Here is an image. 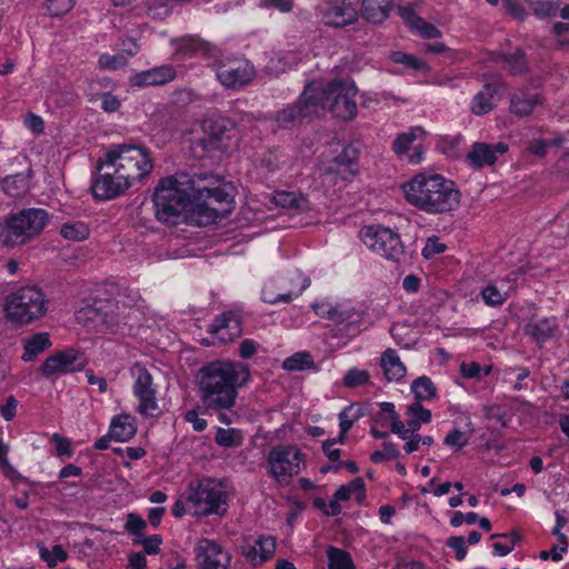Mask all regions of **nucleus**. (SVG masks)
<instances>
[{
	"instance_id": "1",
	"label": "nucleus",
	"mask_w": 569,
	"mask_h": 569,
	"mask_svg": "<svg viewBox=\"0 0 569 569\" xmlns=\"http://www.w3.org/2000/svg\"><path fill=\"white\" fill-rule=\"evenodd\" d=\"M249 379L248 365L213 361L201 368L197 376L201 401L210 410L230 409L236 403L237 389Z\"/></svg>"
},
{
	"instance_id": "46",
	"label": "nucleus",
	"mask_w": 569,
	"mask_h": 569,
	"mask_svg": "<svg viewBox=\"0 0 569 569\" xmlns=\"http://www.w3.org/2000/svg\"><path fill=\"white\" fill-rule=\"evenodd\" d=\"M423 133L425 132L421 128H412L407 132L398 134L393 141V151L398 156L407 153L410 149V146L418 139L419 136H422Z\"/></svg>"
},
{
	"instance_id": "36",
	"label": "nucleus",
	"mask_w": 569,
	"mask_h": 569,
	"mask_svg": "<svg viewBox=\"0 0 569 569\" xmlns=\"http://www.w3.org/2000/svg\"><path fill=\"white\" fill-rule=\"evenodd\" d=\"M498 88L489 83L483 87L472 99L470 110L476 116H483L493 109V97Z\"/></svg>"
},
{
	"instance_id": "51",
	"label": "nucleus",
	"mask_w": 569,
	"mask_h": 569,
	"mask_svg": "<svg viewBox=\"0 0 569 569\" xmlns=\"http://www.w3.org/2000/svg\"><path fill=\"white\" fill-rule=\"evenodd\" d=\"M500 58L505 61L507 68L512 74H520L527 70L525 53L519 48H517L512 53L501 54Z\"/></svg>"
},
{
	"instance_id": "40",
	"label": "nucleus",
	"mask_w": 569,
	"mask_h": 569,
	"mask_svg": "<svg viewBox=\"0 0 569 569\" xmlns=\"http://www.w3.org/2000/svg\"><path fill=\"white\" fill-rule=\"evenodd\" d=\"M411 391L415 395L416 401H429L432 400L437 395V388L432 380L427 376H421L413 380L411 383Z\"/></svg>"
},
{
	"instance_id": "49",
	"label": "nucleus",
	"mask_w": 569,
	"mask_h": 569,
	"mask_svg": "<svg viewBox=\"0 0 569 569\" xmlns=\"http://www.w3.org/2000/svg\"><path fill=\"white\" fill-rule=\"evenodd\" d=\"M214 440H216V443L221 447L232 448V447L240 446L242 443L243 438H242V433L238 429L219 428L217 430Z\"/></svg>"
},
{
	"instance_id": "19",
	"label": "nucleus",
	"mask_w": 569,
	"mask_h": 569,
	"mask_svg": "<svg viewBox=\"0 0 569 569\" xmlns=\"http://www.w3.org/2000/svg\"><path fill=\"white\" fill-rule=\"evenodd\" d=\"M315 90L316 87H309L308 84L296 104L289 106L278 112L276 120L280 127H292L302 119L319 113L320 103L315 100Z\"/></svg>"
},
{
	"instance_id": "27",
	"label": "nucleus",
	"mask_w": 569,
	"mask_h": 569,
	"mask_svg": "<svg viewBox=\"0 0 569 569\" xmlns=\"http://www.w3.org/2000/svg\"><path fill=\"white\" fill-rule=\"evenodd\" d=\"M177 73L172 66L163 64L137 73L132 78V83L137 87L163 86L176 78Z\"/></svg>"
},
{
	"instance_id": "5",
	"label": "nucleus",
	"mask_w": 569,
	"mask_h": 569,
	"mask_svg": "<svg viewBox=\"0 0 569 569\" xmlns=\"http://www.w3.org/2000/svg\"><path fill=\"white\" fill-rule=\"evenodd\" d=\"M114 173L121 174L130 184L142 181L153 169L151 152L142 146L116 144L103 154Z\"/></svg>"
},
{
	"instance_id": "13",
	"label": "nucleus",
	"mask_w": 569,
	"mask_h": 569,
	"mask_svg": "<svg viewBox=\"0 0 569 569\" xmlns=\"http://www.w3.org/2000/svg\"><path fill=\"white\" fill-rule=\"evenodd\" d=\"M303 465V453L293 446L273 447L267 457L270 476L279 483H288Z\"/></svg>"
},
{
	"instance_id": "16",
	"label": "nucleus",
	"mask_w": 569,
	"mask_h": 569,
	"mask_svg": "<svg viewBox=\"0 0 569 569\" xmlns=\"http://www.w3.org/2000/svg\"><path fill=\"white\" fill-rule=\"evenodd\" d=\"M97 169L101 173L93 180L91 186L92 194L96 199H113L131 187L121 174L113 172V168L109 167V161L104 156L99 158Z\"/></svg>"
},
{
	"instance_id": "52",
	"label": "nucleus",
	"mask_w": 569,
	"mask_h": 569,
	"mask_svg": "<svg viewBox=\"0 0 569 569\" xmlns=\"http://www.w3.org/2000/svg\"><path fill=\"white\" fill-rule=\"evenodd\" d=\"M531 10L539 18H555L559 12V1L538 0L530 3Z\"/></svg>"
},
{
	"instance_id": "63",
	"label": "nucleus",
	"mask_w": 569,
	"mask_h": 569,
	"mask_svg": "<svg viewBox=\"0 0 569 569\" xmlns=\"http://www.w3.org/2000/svg\"><path fill=\"white\" fill-rule=\"evenodd\" d=\"M18 401L14 397L10 396L6 403L1 407L0 412L6 421H10L14 418L17 411Z\"/></svg>"
},
{
	"instance_id": "20",
	"label": "nucleus",
	"mask_w": 569,
	"mask_h": 569,
	"mask_svg": "<svg viewBox=\"0 0 569 569\" xmlns=\"http://www.w3.org/2000/svg\"><path fill=\"white\" fill-rule=\"evenodd\" d=\"M300 283L296 287L288 288L284 279L271 278L264 282L261 290V299L269 305L290 303L295 298L299 297L311 283L310 279L302 273H297Z\"/></svg>"
},
{
	"instance_id": "8",
	"label": "nucleus",
	"mask_w": 569,
	"mask_h": 569,
	"mask_svg": "<svg viewBox=\"0 0 569 569\" xmlns=\"http://www.w3.org/2000/svg\"><path fill=\"white\" fill-rule=\"evenodd\" d=\"M50 221V214L42 208L23 209L10 214L0 231L4 246L24 244L38 237Z\"/></svg>"
},
{
	"instance_id": "58",
	"label": "nucleus",
	"mask_w": 569,
	"mask_h": 569,
	"mask_svg": "<svg viewBox=\"0 0 569 569\" xmlns=\"http://www.w3.org/2000/svg\"><path fill=\"white\" fill-rule=\"evenodd\" d=\"M162 539L159 535H152L150 537H140L134 540V543H140L143 550L148 555H156L160 550Z\"/></svg>"
},
{
	"instance_id": "34",
	"label": "nucleus",
	"mask_w": 569,
	"mask_h": 569,
	"mask_svg": "<svg viewBox=\"0 0 569 569\" xmlns=\"http://www.w3.org/2000/svg\"><path fill=\"white\" fill-rule=\"evenodd\" d=\"M51 347V339L48 332H38L23 340V353L21 359L24 362L33 361L39 355Z\"/></svg>"
},
{
	"instance_id": "22",
	"label": "nucleus",
	"mask_w": 569,
	"mask_h": 569,
	"mask_svg": "<svg viewBox=\"0 0 569 569\" xmlns=\"http://www.w3.org/2000/svg\"><path fill=\"white\" fill-rule=\"evenodd\" d=\"M203 148L207 150H214L227 148L224 141L231 138L233 128L230 120L222 117H218L206 119L203 121Z\"/></svg>"
},
{
	"instance_id": "28",
	"label": "nucleus",
	"mask_w": 569,
	"mask_h": 569,
	"mask_svg": "<svg viewBox=\"0 0 569 569\" xmlns=\"http://www.w3.org/2000/svg\"><path fill=\"white\" fill-rule=\"evenodd\" d=\"M398 12L410 30L417 32L422 38L437 39L441 37V31L436 26L417 16L412 8L399 7Z\"/></svg>"
},
{
	"instance_id": "4",
	"label": "nucleus",
	"mask_w": 569,
	"mask_h": 569,
	"mask_svg": "<svg viewBox=\"0 0 569 569\" xmlns=\"http://www.w3.org/2000/svg\"><path fill=\"white\" fill-rule=\"evenodd\" d=\"M229 187L218 182L213 177H197L193 194V214L201 223L213 222L223 218L232 204Z\"/></svg>"
},
{
	"instance_id": "3",
	"label": "nucleus",
	"mask_w": 569,
	"mask_h": 569,
	"mask_svg": "<svg viewBox=\"0 0 569 569\" xmlns=\"http://www.w3.org/2000/svg\"><path fill=\"white\" fill-rule=\"evenodd\" d=\"M194 188L196 179L187 173L161 179L153 194L158 220L174 224L188 210L193 213Z\"/></svg>"
},
{
	"instance_id": "23",
	"label": "nucleus",
	"mask_w": 569,
	"mask_h": 569,
	"mask_svg": "<svg viewBox=\"0 0 569 569\" xmlns=\"http://www.w3.org/2000/svg\"><path fill=\"white\" fill-rule=\"evenodd\" d=\"M516 290V277L509 274L505 278L489 281L480 290V297L488 307H501Z\"/></svg>"
},
{
	"instance_id": "25",
	"label": "nucleus",
	"mask_w": 569,
	"mask_h": 569,
	"mask_svg": "<svg viewBox=\"0 0 569 569\" xmlns=\"http://www.w3.org/2000/svg\"><path fill=\"white\" fill-rule=\"evenodd\" d=\"M209 332L223 343L231 342L242 333L241 317L233 311L223 312L214 318Z\"/></svg>"
},
{
	"instance_id": "30",
	"label": "nucleus",
	"mask_w": 569,
	"mask_h": 569,
	"mask_svg": "<svg viewBox=\"0 0 569 569\" xmlns=\"http://www.w3.org/2000/svg\"><path fill=\"white\" fill-rule=\"evenodd\" d=\"M176 53L182 58L208 56L211 53V44L197 36H183L171 41Z\"/></svg>"
},
{
	"instance_id": "9",
	"label": "nucleus",
	"mask_w": 569,
	"mask_h": 569,
	"mask_svg": "<svg viewBox=\"0 0 569 569\" xmlns=\"http://www.w3.org/2000/svg\"><path fill=\"white\" fill-rule=\"evenodd\" d=\"M44 293L36 286L21 287L6 299V318L16 325H28L47 311Z\"/></svg>"
},
{
	"instance_id": "6",
	"label": "nucleus",
	"mask_w": 569,
	"mask_h": 569,
	"mask_svg": "<svg viewBox=\"0 0 569 569\" xmlns=\"http://www.w3.org/2000/svg\"><path fill=\"white\" fill-rule=\"evenodd\" d=\"M228 498L227 485L210 477L190 481L186 490V500L196 516L226 515Z\"/></svg>"
},
{
	"instance_id": "33",
	"label": "nucleus",
	"mask_w": 569,
	"mask_h": 569,
	"mask_svg": "<svg viewBox=\"0 0 569 569\" xmlns=\"http://www.w3.org/2000/svg\"><path fill=\"white\" fill-rule=\"evenodd\" d=\"M276 551V540L270 536L259 537L246 552V558L254 566L270 559Z\"/></svg>"
},
{
	"instance_id": "41",
	"label": "nucleus",
	"mask_w": 569,
	"mask_h": 569,
	"mask_svg": "<svg viewBox=\"0 0 569 569\" xmlns=\"http://www.w3.org/2000/svg\"><path fill=\"white\" fill-rule=\"evenodd\" d=\"M60 234L69 241H83L90 234V229L83 221H69L61 226Z\"/></svg>"
},
{
	"instance_id": "29",
	"label": "nucleus",
	"mask_w": 569,
	"mask_h": 569,
	"mask_svg": "<svg viewBox=\"0 0 569 569\" xmlns=\"http://www.w3.org/2000/svg\"><path fill=\"white\" fill-rule=\"evenodd\" d=\"M545 100L539 93L518 90L511 96L510 112L517 117H528Z\"/></svg>"
},
{
	"instance_id": "64",
	"label": "nucleus",
	"mask_w": 569,
	"mask_h": 569,
	"mask_svg": "<svg viewBox=\"0 0 569 569\" xmlns=\"http://www.w3.org/2000/svg\"><path fill=\"white\" fill-rule=\"evenodd\" d=\"M170 7L164 2L154 3L153 6L149 7V16L153 19L163 20L170 14Z\"/></svg>"
},
{
	"instance_id": "32",
	"label": "nucleus",
	"mask_w": 569,
	"mask_h": 569,
	"mask_svg": "<svg viewBox=\"0 0 569 569\" xmlns=\"http://www.w3.org/2000/svg\"><path fill=\"white\" fill-rule=\"evenodd\" d=\"M380 366L388 381H400L407 373L406 366L401 362L397 351L390 348L382 353Z\"/></svg>"
},
{
	"instance_id": "54",
	"label": "nucleus",
	"mask_w": 569,
	"mask_h": 569,
	"mask_svg": "<svg viewBox=\"0 0 569 569\" xmlns=\"http://www.w3.org/2000/svg\"><path fill=\"white\" fill-rule=\"evenodd\" d=\"M369 382V372L367 370H359L357 368L349 369L343 377V385L348 388H357L368 385Z\"/></svg>"
},
{
	"instance_id": "59",
	"label": "nucleus",
	"mask_w": 569,
	"mask_h": 569,
	"mask_svg": "<svg viewBox=\"0 0 569 569\" xmlns=\"http://www.w3.org/2000/svg\"><path fill=\"white\" fill-rule=\"evenodd\" d=\"M446 244L441 243L437 237L428 238L421 254L425 259H432L435 256L443 252Z\"/></svg>"
},
{
	"instance_id": "42",
	"label": "nucleus",
	"mask_w": 569,
	"mask_h": 569,
	"mask_svg": "<svg viewBox=\"0 0 569 569\" xmlns=\"http://www.w3.org/2000/svg\"><path fill=\"white\" fill-rule=\"evenodd\" d=\"M1 187L8 196L17 198L28 190L29 179L22 173L8 176L2 180Z\"/></svg>"
},
{
	"instance_id": "43",
	"label": "nucleus",
	"mask_w": 569,
	"mask_h": 569,
	"mask_svg": "<svg viewBox=\"0 0 569 569\" xmlns=\"http://www.w3.org/2000/svg\"><path fill=\"white\" fill-rule=\"evenodd\" d=\"M357 159V148L353 146H347L343 148L341 153L332 160V163L336 167H340L341 169H343L345 172H348V176L353 177L357 173V169L355 168Z\"/></svg>"
},
{
	"instance_id": "38",
	"label": "nucleus",
	"mask_w": 569,
	"mask_h": 569,
	"mask_svg": "<svg viewBox=\"0 0 569 569\" xmlns=\"http://www.w3.org/2000/svg\"><path fill=\"white\" fill-rule=\"evenodd\" d=\"M365 481L360 477L352 479L347 485L340 486L335 492V498L340 501H346L353 498L360 502L365 499Z\"/></svg>"
},
{
	"instance_id": "17",
	"label": "nucleus",
	"mask_w": 569,
	"mask_h": 569,
	"mask_svg": "<svg viewBox=\"0 0 569 569\" xmlns=\"http://www.w3.org/2000/svg\"><path fill=\"white\" fill-rule=\"evenodd\" d=\"M197 569H230L231 555L217 540L200 538L193 547Z\"/></svg>"
},
{
	"instance_id": "55",
	"label": "nucleus",
	"mask_w": 569,
	"mask_h": 569,
	"mask_svg": "<svg viewBox=\"0 0 569 569\" xmlns=\"http://www.w3.org/2000/svg\"><path fill=\"white\" fill-rule=\"evenodd\" d=\"M460 371L466 378L479 380L481 377L488 376L491 372V366L481 367L477 362H462Z\"/></svg>"
},
{
	"instance_id": "10",
	"label": "nucleus",
	"mask_w": 569,
	"mask_h": 569,
	"mask_svg": "<svg viewBox=\"0 0 569 569\" xmlns=\"http://www.w3.org/2000/svg\"><path fill=\"white\" fill-rule=\"evenodd\" d=\"M140 297L134 292L130 301L124 300H110V299H94L92 303L81 308L77 312L79 321L83 322H101L107 326H119L124 322L130 313L131 306L137 305Z\"/></svg>"
},
{
	"instance_id": "57",
	"label": "nucleus",
	"mask_w": 569,
	"mask_h": 569,
	"mask_svg": "<svg viewBox=\"0 0 569 569\" xmlns=\"http://www.w3.org/2000/svg\"><path fill=\"white\" fill-rule=\"evenodd\" d=\"M127 531L136 535L138 538L142 537V531L147 528V522L136 513H129L124 525Z\"/></svg>"
},
{
	"instance_id": "15",
	"label": "nucleus",
	"mask_w": 569,
	"mask_h": 569,
	"mask_svg": "<svg viewBox=\"0 0 569 569\" xmlns=\"http://www.w3.org/2000/svg\"><path fill=\"white\" fill-rule=\"evenodd\" d=\"M218 81L227 89L237 90L249 84L254 76L256 70L251 62L247 59H223L214 64Z\"/></svg>"
},
{
	"instance_id": "50",
	"label": "nucleus",
	"mask_w": 569,
	"mask_h": 569,
	"mask_svg": "<svg viewBox=\"0 0 569 569\" xmlns=\"http://www.w3.org/2000/svg\"><path fill=\"white\" fill-rule=\"evenodd\" d=\"M40 558L51 568L57 566L59 562L67 560L68 555L60 545H56L49 550L43 545L39 546Z\"/></svg>"
},
{
	"instance_id": "44",
	"label": "nucleus",
	"mask_w": 569,
	"mask_h": 569,
	"mask_svg": "<svg viewBox=\"0 0 569 569\" xmlns=\"http://www.w3.org/2000/svg\"><path fill=\"white\" fill-rule=\"evenodd\" d=\"M328 569H356L349 552L329 547L327 549Z\"/></svg>"
},
{
	"instance_id": "56",
	"label": "nucleus",
	"mask_w": 569,
	"mask_h": 569,
	"mask_svg": "<svg viewBox=\"0 0 569 569\" xmlns=\"http://www.w3.org/2000/svg\"><path fill=\"white\" fill-rule=\"evenodd\" d=\"M443 442L456 450H460L469 443V436L461 430L453 429L445 437Z\"/></svg>"
},
{
	"instance_id": "18",
	"label": "nucleus",
	"mask_w": 569,
	"mask_h": 569,
	"mask_svg": "<svg viewBox=\"0 0 569 569\" xmlns=\"http://www.w3.org/2000/svg\"><path fill=\"white\" fill-rule=\"evenodd\" d=\"M312 309L317 316L330 320L347 333L357 331L362 322V313L350 303H337L332 306L328 302H319L313 303Z\"/></svg>"
},
{
	"instance_id": "61",
	"label": "nucleus",
	"mask_w": 569,
	"mask_h": 569,
	"mask_svg": "<svg viewBox=\"0 0 569 569\" xmlns=\"http://www.w3.org/2000/svg\"><path fill=\"white\" fill-rule=\"evenodd\" d=\"M52 442L56 445V452L59 457H71L73 449L68 438H64L58 433H53L51 437Z\"/></svg>"
},
{
	"instance_id": "45",
	"label": "nucleus",
	"mask_w": 569,
	"mask_h": 569,
	"mask_svg": "<svg viewBox=\"0 0 569 569\" xmlns=\"http://www.w3.org/2000/svg\"><path fill=\"white\" fill-rule=\"evenodd\" d=\"M361 412L359 408L349 406L339 413L340 436L338 441L343 443L346 433L352 428L353 423L360 419Z\"/></svg>"
},
{
	"instance_id": "31",
	"label": "nucleus",
	"mask_w": 569,
	"mask_h": 569,
	"mask_svg": "<svg viewBox=\"0 0 569 569\" xmlns=\"http://www.w3.org/2000/svg\"><path fill=\"white\" fill-rule=\"evenodd\" d=\"M392 0H362L361 18L370 23H381L390 14Z\"/></svg>"
},
{
	"instance_id": "2",
	"label": "nucleus",
	"mask_w": 569,
	"mask_h": 569,
	"mask_svg": "<svg viewBox=\"0 0 569 569\" xmlns=\"http://www.w3.org/2000/svg\"><path fill=\"white\" fill-rule=\"evenodd\" d=\"M402 191L409 204L429 214L451 212L461 201V192L452 180L430 171L415 174L402 184Z\"/></svg>"
},
{
	"instance_id": "37",
	"label": "nucleus",
	"mask_w": 569,
	"mask_h": 569,
	"mask_svg": "<svg viewBox=\"0 0 569 569\" xmlns=\"http://www.w3.org/2000/svg\"><path fill=\"white\" fill-rule=\"evenodd\" d=\"M557 329V322L553 318H543L537 321L529 322L525 331L528 336L532 337L538 342H545L550 339L555 330Z\"/></svg>"
},
{
	"instance_id": "48",
	"label": "nucleus",
	"mask_w": 569,
	"mask_h": 569,
	"mask_svg": "<svg viewBox=\"0 0 569 569\" xmlns=\"http://www.w3.org/2000/svg\"><path fill=\"white\" fill-rule=\"evenodd\" d=\"M321 176L325 184H332L339 189L345 187V182L352 177L348 176V172H345L340 167H336L332 162L323 169Z\"/></svg>"
},
{
	"instance_id": "21",
	"label": "nucleus",
	"mask_w": 569,
	"mask_h": 569,
	"mask_svg": "<svg viewBox=\"0 0 569 569\" xmlns=\"http://www.w3.org/2000/svg\"><path fill=\"white\" fill-rule=\"evenodd\" d=\"M84 367L81 353L72 348L57 351L48 357L41 366L43 376L64 375L79 371Z\"/></svg>"
},
{
	"instance_id": "26",
	"label": "nucleus",
	"mask_w": 569,
	"mask_h": 569,
	"mask_svg": "<svg viewBox=\"0 0 569 569\" xmlns=\"http://www.w3.org/2000/svg\"><path fill=\"white\" fill-rule=\"evenodd\" d=\"M508 151V146L503 142L489 144L486 142H476L467 153V159L475 168L492 166L497 161V153Z\"/></svg>"
},
{
	"instance_id": "39",
	"label": "nucleus",
	"mask_w": 569,
	"mask_h": 569,
	"mask_svg": "<svg viewBox=\"0 0 569 569\" xmlns=\"http://www.w3.org/2000/svg\"><path fill=\"white\" fill-rule=\"evenodd\" d=\"M273 202L282 208L297 209V210H308L309 201L308 199L300 193L290 192V191H278L273 196Z\"/></svg>"
},
{
	"instance_id": "24",
	"label": "nucleus",
	"mask_w": 569,
	"mask_h": 569,
	"mask_svg": "<svg viewBox=\"0 0 569 569\" xmlns=\"http://www.w3.org/2000/svg\"><path fill=\"white\" fill-rule=\"evenodd\" d=\"M320 12L325 24L333 28H343L353 24L358 20V11L351 2L346 0L328 3L320 9Z\"/></svg>"
},
{
	"instance_id": "14",
	"label": "nucleus",
	"mask_w": 569,
	"mask_h": 569,
	"mask_svg": "<svg viewBox=\"0 0 569 569\" xmlns=\"http://www.w3.org/2000/svg\"><path fill=\"white\" fill-rule=\"evenodd\" d=\"M130 376L133 379L132 392L139 400L137 411L146 418L157 417L160 408L151 372L140 362H136L130 368Z\"/></svg>"
},
{
	"instance_id": "35",
	"label": "nucleus",
	"mask_w": 569,
	"mask_h": 569,
	"mask_svg": "<svg viewBox=\"0 0 569 569\" xmlns=\"http://www.w3.org/2000/svg\"><path fill=\"white\" fill-rule=\"evenodd\" d=\"M137 432L134 418L128 413L113 418L110 425L109 435L116 441H128Z\"/></svg>"
},
{
	"instance_id": "11",
	"label": "nucleus",
	"mask_w": 569,
	"mask_h": 569,
	"mask_svg": "<svg viewBox=\"0 0 569 569\" xmlns=\"http://www.w3.org/2000/svg\"><path fill=\"white\" fill-rule=\"evenodd\" d=\"M379 407L380 412L377 413L376 420L382 425L388 420L391 432L397 435L400 439H407L409 433L417 432L423 423L431 421V411L425 408L420 402H412L407 407V423L400 420L392 402H381Z\"/></svg>"
},
{
	"instance_id": "62",
	"label": "nucleus",
	"mask_w": 569,
	"mask_h": 569,
	"mask_svg": "<svg viewBox=\"0 0 569 569\" xmlns=\"http://www.w3.org/2000/svg\"><path fill=\"white\" fill-rule=\"evenodd\" d=\"M447 546L455 550L456 558L458 560L465 559L467 555V547H466V540L461 536H455L448 539Z\"/></svg>"
},
{
	"instance_id": "47",
	"label": "nucleus",
	"mask_w": 569,
	"mask_h": 569,
	"mask_svg": "<svg viewBox=\"0 0 569 569\" xmlns=\"http://www.w3.org/2000/svg\"><path fill=\"white\" fill-rule=\"evenodd\" d=\"M313 366V360L308 352H296L282 362V368L288 371H302Z\"/></svg>"
},
{
	"instance_id": "60",
	"label": "nucleus",
	"mask_w": 569,
	"mask_h": 569,
	"mask_svg": "<svg viewBox=\"0 0 569 569\" xmlns=\"http://www.w3.org/2000/svg\"><path fill=\"white\" fill-rule=\"evenodd\" d=\"M99 66L103 69L117 70L126 66L127 60L122 56L101 54L99 57Z\"/></svg>"
},
{
	"instance_id": "53",
	"label": "nucleus",
	"mask_w": 569,
	"mask_h": 569,
	"mask_svg": "<svg viewBox=\"0 0 569 569\" xmlns=\"http://www.w3.org/2000/svg\"><path fill=\"white\" fill-rule=\"evenodd\" d=\"M391 60L396 63L403 64L409 69L426 72L428 70L427 63L413 54L396 51L391 54Z\"/></svg>"
},
{
	"instance_id": "7",
	"label": "nucleus",
	"mask_w": 569,
	"mask_h": 569,
	"mask_svg": "<svg viewBox=\"0 0 569 569\" xmlns=\"http://www.w3.org/2000/svg\"><path fill=\"white\" fill-rule=\"evenodd\" d=\"M309 87H316L315 100L319 101V112L330 111L336 118L351 120L357 114V87L347 79H335L326 86L313 81Z\"/></svg>"
},
{
	"instance_id": "12",
	"label": "nucleus",
	"mask_w": 569,
	"mask_h": 569,
	"mask_svg": "<svg viewBox=\"0 0 569 569\" xmlns=\"http://www.w3.org/2000/svg\"><path fill=\"white\" fill-rule=\"evenodd\" d=\"M363 243L387 260L400 262L406 251L399 234L389 228L368 226L360 231Z\"/></svg>"
}]
</instances>
